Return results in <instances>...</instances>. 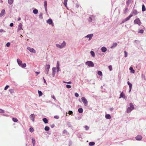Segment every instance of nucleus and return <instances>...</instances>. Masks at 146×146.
<instances>
[{"label": "nucleus", "mask_w": 146, "mask_h": 146, "mask_svg": "<svg viewBox=\"0 0 146 146\" xmlns=\"http://www.w3.org/2000/svg\"><path fill=\"white\" fill-rule=\"evenodd\" d=\"M117 44L116 43H114L113 44L112 46L111 47V48H113L115 47L116 46H117Z\"/></svg>", "instance_id": "32"}, {"label": "nucleus", "mask_w": 146, "mask_h": 146, "mask_svg": "<svg viewBox=\"0 0 146 146\" xmlns=\"http://www.w3.org/2000/svg\"><path fill=\"white\" fill-rule=\"evenodd\" d=\"M26 66V64L25 63H24L23 64H22L21 65V66L22 68H25Z\"/></svg>", "instance_id": "36"}, {"label": "nucleus", "mask_w": 146, "mask_h": 146, "mask_svg": "<svg viewBox=\"0 0 146 146\" xmlns=\"http://www.w3.org/2000/svg\"><path fill=\"white\" fill-rule=\"evenodd\" d=\"M135 138L137 140H140L142 139V137L140 135H138L135 137Z\"/></svg>", "instance_id": "10"}, {"label": "nucleus", "mask_w": 146, "mask_h": 146, "mask_svg": "<svg viewBox=\"0 0 146 146\" xmlns=\"http://www.w3.org/2000/svg\"><path fill=\"white\" fill-rule=\"evenodd\" d=\"M85 128H86V130H87L89 129L88 127L87 126H85Z\"/></svg>", "instance_id": "55"}, {"label": "nucleus", "mask_w": 146, "mask_h": 146, "mask_svg": "<svg viewBox=\"0 0 146 146\" xmlns=\"http://www.w3.org/2000/svg\"><path fill=\"white\" fill-rule=\"evenodd\" d=\"M124 52L125 53V57H126L127 56V52H126V51H124Z\"/></svg>", "instance_id": "45"}, {"label": "nucleus", "mask_w": 146, "mask_h": 146, "mask_svg": "<svg viewBox=\"0 0 146 146\" xmlns=\"http://www.w3.org/2000/svg\"><path fill=\"white\" fill-rule=\"evenodd\" d=\"M47 23L49 25H50L52 23V20L51 19H48L47 21Z\"/></svg>", "instance_id": "14"}, {"label": "nucleus", "mask_w": 146, "mask_h": 146, "mask_svg": "<svg viewBox=\"0 0 146 146\" xmlns=\"http://www.w3.org/2000/svg\"><path fill=\"white\" fill-rule=\"evenodd\" d=\"M57 69L58 70L59 69V63L58 61L57 62Z\"/></svg>", "instance_id": "39"}, {"label": "nucleus", "mask_w": 146, "mask_h": 146, "mask_svg": "<svg viewBox=\"0 0 146 146\" xmlns=\"http://www.w3.org/2000/svg\"><path fill=\"white\" fill-rule=\"evenodd\" d=\"M9 86L8 85H7L5 88H4V90H7L8 88L9 87Z\"/></svg>", "instance_id": "48"}, {"label": "nucleus", "mask_w": 146, "mask_h": 146, "mask_svg": "<svg viewBox=\"0 0 146 146\" xmlns=\"http://www.w3.org/2000/svg\"><path fill=\"white\" fill-rule=\"evenodd\" d=\"M9 91L11 93H13V89H10L9 90Z\"/></svg>", "instance_id": "51"}, {"label": "nucleus", "mask_w": 146, "mask_h": 146, "mask_svg": "<svg viewBox=\"0 0 146 146\" xmlns=\"http://www.w3.org/2000/svg\"><path fill=\"white\" fill-rule=\"evenodd\" d=\"M98 74L99 76H101L102 75V73L101 71H99L98 72Z\"/></svg>", "instance_id": "35"}, {"label": "nucleus", "mask_w": 146, "mask_h": 146, "mask_svg": "<svg viewBox=\"0 0 146 146\" xmlns=\"http://www.w3.org/2000/svg\"><path fill=\"white\" fill-rule=\"evenodd\" d=\"M5 14V11L4 9L2 10L0 13V17H1Z\"/></svg>", "instance_id": "8"}, {"label": "nucleus", "mask_w": 146, "mask_h": 146, "mask_svg": "<svg viewBox=\"0 0 146 146\" xmlns=\"http://www.w3.org/2000/svg\"><path fill=\"white\" fill-rule=\"evenodd\" d=\"M67 132V131L66 130H64L63 131V133H64Z\"/></svg>", "instance_id": "58"}, {"label": "nucleus", "mask_w": 146, "mask_h": 146, "mask_svg": "<svg viewBox=\"0 0 146 146\" xmlns=\"http://www.w3.org/2000/svg\"><path fill=\"white\" fill-rule=\"evenodd\" d=\"M38 92L39 94V95L40 96H42V93L41 91L38 90Z\"/></svg>", "instance_id": "28"}, {"label": "nucleus", "mask_w": 146, "mask_h": 146, "mask_svg": "<svg viewBox=\"0 0 146 146\" xmlns=\"http://www.w3.org/2000/svg\"><path fill=\"white\" fill-rule=\"evenodd\" d=\"M75 96L76 97H78L79 96V94L77 93H75Z\"/></svg>", "instance_id": "50"}, {"label": "nucleus", "mask_w": 146, "mask_h": 146, "mask_svg": "<svg viewBox=\"0 0 146 146\" xmlns=\"http://www.w3.org/2000/svg\"><path fill=\"white\" fill-rule=\"evenodd\" d=\"M132 13L134 15H136L137 14L138 12L136 10H134L133 11Z\"/></svg>", "instance_id": "22"}, {"label": "nucleus", "mask_w": 146, "mask_h": 146, "mask_svg": "<svg viewBox=\"0 0 146 146\" xmlns=\"http://www.w3.org/2000/svg\"><path fill=\"white\" fill-rule=\"evenodd\" d=\"M6 46L7 47H9L10 46V43L9 42H7V44H6Z\"/></svg>", "instance_id": "47"}, {"label": "nucleus", "mask_w": 146, "mask_h": 146, "mask_svg": "<svg viewBox=\"0 0 146 146\" xmlns=\"http://www.w3.org/2000/svg\"><path fill=\"white\" fill-rule=\"evenodd\" d=\"M1 3L2 2H3V1H2L1 0Z\"/></svg>", "instance_id": "64"}, {"label": "nucleus", "mask_w": 146, "mask_h": 146, "mask_svg": "<svg viewBox=\"0 0 146 146\" xmlns=\"http://www.w3.org/2000/svg\"><path fill=\"white\" fill-rule=\"evenodd\" d=\"M35 115L34 114H31L30 116V118L33 121H34L35 120Z\"/></svg>", "instance_id": "7"}, {"label": "nucleus", "mask_w": 146, "mask_h": 146, "mask_svg": "<svg viewBox=\"0 0 146 146\" xmlns=\"http://www.w3.org/2000/svg\"><path fill=\"white\" fill-rule=\"evenodd\" d=\"M86 64L89 67H93L94 64L91 61H88L86 62Z\"/></svg>", "instance_id": "2"}, {"label": "nucleus", "mask_w": 146, "mask_h": 146, "mask_svg": "<svg viewBox=\"0 0 146 146\" xmlns=\"http://www.w3.org/2000/svg\"><path fill=\"white\" fill-rule=\"evenodd\" d=\"M109 69L110 71H111L112 70V66L111 65H110L108 66Z\"/></svg>", "instance_id": "41"}, {"label": "nucleus", "mask_w": 146, "mask_h": 146, "mask_svg": "<svg viewBox=\"0 0 146 146\" xmlns=\"http://www.w3.org/2000/svg\"><path fill=\"white\" fill-rule=\"evenodd\" d=\"M32 143L33 146H35V140L34 138H32Z\"/></svg>", "instance_id": "19"}, {"label": "nucleus", "mask_w": 146, "mask_h": 146, "mask_svg": "<svg viewBox=\"0 0 146 146\" xmlns=\"http://www.w3.org/2000/svg\"><path fill=\"white\" fill-rule=\"evenodd\" d=\"M8 1L9 4L10 5L12 4L13 2V0H8Z\"/></svg>", "instance_id": "30"}, {"label": "nucleus", "mask_w": 146, "mask_h": 146, "mask_svg": "<svg viewBox=\"0 0 146 146\" xmlns=\"http://www.w3.org/2000/svg\"><path fill=\"white\" fill-rule=\"evenodd\" d=\"M127 84L129 86V92H130L131 91V90L132 84L129 81H128Z\"/></svg>", "instance_id": "11"}, {"label": "nucleus", "mask_w": 146, "mask_h": 146, "mask_svg": "<svg viewBox=\"0 0 146 146\" xmlns=\"http://www.w3.org/2000/svg\"><path fill=\"white\" fill-rule=\"evenodd\" d=\"M22 24L21 23H20L18 26V27L17 29L18 31H19L21 29H23L22 28Z\"/></svg>", "instance_id": "9"}, {"label": "nucleus", "mask_w": 146, "mask_h": 146, "mask_svg": "<svg viewBox=\"0 0 146 146\" xmlns=\"http://www.w3.org/2000/svg\"><path fill=\"white\" fill-rule=\"evenodd\" d=\"M48 71L49 70H46V72H45V73L46 74H48Z\"/></svg>", "instance_id": "57"}, {"label": "nucleus", "mask_w": 146, "mask_h": 146, "mask_svg": "<svg viewBox=\"0 0 146 146\" xmlns=\"http://www.w3.org/2000/svg\"><path fill=\"white\" fill-rule=\"evenodd\" d=\"M68 1V0H64V4L65 5V6L66 7H67V2Z\"/></svg>", "instance_id": "25"}, {"label": "nucleus", "mask_w": 146, "mask_h": 146, "mask_svg": "<svg viewBox=\"0 0 146 146\" xmlns=\"http://www.w3.org/2000/svg\"><path fill=\"white\" fill-rule=\"evenodd\" d=\"M42 120L45 123H47L48 122V120L46 118H44Z\"/></svg>", "instance_id": "20"}, {"label": "nucleus", "mask_w": 146, "mask_h": 146, "mask_svg": "<svg viewBox=\"0 0 146 146\" xmlns=\"http://www.w3.org/2000/svg\"><path fill=\"white\" fill-rule=\"evenodd\" d=\"M27 49L29 50L31 52L33 53H35L36 52L35 50L33 48L28 47H27Z\"/></svg>", "instance_id": "5"}, {"label": "nucleus", "mask_w": 146, "mask_h": 146, "mask_svg": "<svg viewBox=\"0 0 146 146\" xmlns=\"http://www.w3.org/2000/svg\"><path fill=\"white\" fill-rule=\"evenodd\" d=\"M2 31H3V30H0V32H2Z\"/></svg>", "instance_id": "62"}, {"label": "nucleus", "mask_w": 146, "mask_h": 146, "mask_svg": "<svg viewBox=\"0 0 146 146\" xmlns=\"http://www.w3.org/2000/svg\"><path fill=\"white\" fill-rule=\"evenodd\" d=\"M92 21V19L91 17H89V22H91Z\"/></svg>", "instance_id": "53"}, {"label": "nucleus", "mask_w": 146, "mask_h": 146, "mask_svg": "<svg viewBox=\"0 0 146 146\" xmlns=\"http://www.w3.org/2000/svg\"><path fill=\"white\" fill-rule=\"evenodd\" d=\"M33 12L35 14H37L38 12V11L37 9H35L33 10Z\"/></svg>", "instance_id": "29"}, {"label": "nucleus", "mask_w": 146, "mask_h": 146, "mask_svg": "<svg viewBox=\"0 0 146 146\" xmlns=\"http://www.w3.org/2000/svg\"><path fill=\"white\" fill-rule=\"evenodd\" d=\"M44 6L45 9H47V1H45L44 2Z\"/></svg>", "instance_id": "27"}, {"label": "nucleus", "mask_w": 146, "mask_h": 146, "mask_svg": "<svg viewBox=\"0 0 146 146\" xmlns=\"http://www.w3.org/2000/svg\"><path fill=\"white\" fill-rule=\"evenodd\" d=\"M53 98L54 99H55V98L54 96Z\"/></svg>", "instance_id": "63"}, {"label": "nucleus", "mask_w": 146, "mask_h": 146, "mask_svg": "<svg viewBox=\"0 0 146 146\" xmlns=\"http://www.w3.org/2000/svg\"><path fill=\"white\" fill-rule=\"evenodd\" d=\"M144 32V31L142 29H141L138 32L139 33H143Z\"/></svg>", "instance_id": "42"}, {"label": "nucleus", "mask_w": 146, "mask_h": 146, "mask_svg": "<svg viewBox=\"0 0 146 146\" xmlns=\"http://www.w3.org/2000/svg\"><path fill=\"white\" fill-rule=\"evenodd\" d=\"M50 128L48 126H46L44 128V129L46 131H48L49 130Z\"/></svg>", "instance_id": "34"}, {"label": "nucleus", "mask_w": 146, "mask_h": 146, "mask_svg": "<svg viewBox=\"0 0 146 146\" xmlns=\"http://www.w3.org/2000/svg\"><path fill=\"white\" fill-rule=\"evenodd\" d=\"M66 45V42L64 41L63 43L60 45V48H62L64 47Z\"/></svg>", "instance_id": "15"}, {"label": "nucleus", "mask_w": 146, "mask_h": 146, "mask_svg": "<svg viewBox=\"0 0 146 146\" xmlns=\"http://www.w3.org/2000/svg\"><path fill=\"white\" fill-rule=\"evenodd\" d=\"M93 34H90V35H87L86 37H88L89 38V40H91V39L92 38V37L93 36Z\"/></svg>", "instance_id": "12"}, {"label": "nucleus", "mask_w": 146, "mask_h": 146, "mask_svg": "<svg viewBox=\"0 0 146 146\" xmlns=\"http://www.w3.org/2000/svg\"><path fill=\"white\" fill-rule=\"evenodd\" d=\"M105 117L107 119H110L111 117L110 115L107 114L106 115Z\"/></svg>", "instance_id": "18"}, {"label": "nucleus", "mask_w": 146, "mask_h": 146, "mask_svg": "<svg viewBox=\"0 0 146 146\" xmlns=\"http://www.w3.org/2000/svg\"><path fill=\"white\" fill-rule=\"evenodd\" d=\"M81 100L84 106H86L88 105V102L86 98L84 97H83L81 98Z\"/></svg>", "instance_id": "3"}, {"label": "nucleus", "mask_w": 146, "mask_h": 146, "mask_svg": "<svg viewBox=\"0 0 146 146\" xmlns=\"http://www.w3.org/2000/svg\"><path fill=\"white\" fill-rule=\"evenodd\" d=\"M129 106L130 107H128L127 110L126 111L127 113H129L130 112L134 109V106L132 103H131L130 104Z\"/></svg>", "instance_id": "1"}, {"label": "nucleus", "mask_w": 146, "mask_h": 146, "mask_svg": "<svg viewBox=\"0 0 146 146\" xmlns=\"http://www.w3.org/2000/svg\"><path fill=\"white\" fill-rule=\"evenodd\" d=\"M129 70H130L131 72L133 73H134V70L133 69V68L132 67H130L129 68Z\"/></svg>", "instance_id": "24"}, {"label": "nucleus", "mask_w": 146, "mask_h": 146, "mask_svg": "<svg viewBox=\"0 0 146 146\" xmlns=\"http://www.w3.org/2000/svg\"><path fill=\"white\" fill-rule=\"evenodd\" d=\"M73 113V112L72 111H69L68 112V114L69 115H72V114Z\"/></svg>", "instance_id": "44"}, {"label": "nucleus", "mask_w": 146, "mask_h": 146, "mask_svg": "<svg viewBox=\"0 0 146 146\" xmlns=\"http://www.w3.org/2000/svg\"><path fill=\"white\" fill-rule=\"evenodd\" d=\"M89 144L90 146H92L95 144V143L94 142H90L89 143Z\"/></svg>", "instance_id": "38"}, {"label": "nucleus", "mask_w": 146, "mask_h": 146, "mask_svg": "<svg viewBox=\"0 0 146 146\" xmlns=\"http://www.w3.org/2000/svg\"><path fill=\"white\" fill-rule=\"evenodd\" d=\"M83 111V110L82 108H79L78 109V111L79 113H82Z\"/></svg>", "instance_id": "26"}, {"label": "nucleus", "mask_w": 146, "mask_h": 146, "mask_svg": "<svg viewBox=\"0 0 146 146\" xmlns=\"http://www.w3.org/2000/svg\"><path fill=\"white\" fill-rule=\"evenodd\" d=\"M133 15H130L129 16L123 20V21L122 22V23H123L124 22L129 20L130 18Z\"/></svg>", "instance_id": "6"}, {"label": "nucleus", "mask_w": 146, "mask_h": 146, "mask_svg": "<svg viewBox=\"0 0 146 146\" xmlns=\"http://www.w3.org/2000/svg\"><path fill=\"white\" fill-rule=\"evenodd\" d=\"M4 112H4V110H3L2 109H0V113H4Z\"/></svg>", "instance_id": "49"}, {"label": "nucleus", "mask_w": 146, "mask_h": 146, "mask_svg": "<svg viewBox=\"0 0 146 146\" xmlns=\"http://www.w3.org/2000/svg\"><path fill=\"white\" fill-rule=\"evenodd\" d=\"M146 11V8L144 4H143L142 5V11Z\"/></svg>", "instance_id": "21"}, {"label": "nucleus", "mask_w": 146, "mask_h": 146, "mask_svg": "<svg viewBox=\"0 0 146 146\" xmlns=\"http://www.w3.org/2000/svg\"><path fill=\"white\" fill-rule=\"evenodd\" d=\"M54 118L55 119H58L59 118V117L58 116L56 115L54 117Z\"/></svg>", "instance_id": "52"}, {"label": "nucleus", "mask_w": 146, "mask_h": 146, "mask_svg": "<svg viewBox=\"0 0 146 146\" xmlns=\"http://www.w3.org/2000/svg\"><path fill=\"white\" fill-rule=\"evenodd\" d=\"M63 82L64 83H66L68 84H71L72 83V82L71 81H69V82H66L64 81H63Z\"/></svg>", "instance_id": "43"}, {"label": "nucleus", "mask_w": 146, "mask_h": 146, "mask_svg": "<svg viewBox=\"0 0 146 146\" xmlns=\"http://www.w3.org/2000/svg\"><path fill=\"white\" fill-rule=\"evenodd\" d=\"M17 62L18 64L20 66H21V65L22 64V61L19 59H17Z\"/></svg>", "instance_id": "13"}, {"label": "nucleus", "mask_w": 146, "mask_h": 146, "mask_svg": "<svg viewBox=\"0 0 146 146\" xmlns=\"http://www.w3.org/2000/svg\"><path fill=\"white\" fill-rule=\"evenodd\" d=\"M101 50L103 52H105L107 50V48L105 47H103L101 48Z\"/></svg>", "instance_id": "17"}, {"label": "nucleus", "mask_w": 146, "mask_h": 146, "mask_svg": "<svg viewBox=\"0 0 146 146\" xmlns=\"http://www.w3.org/2000/svg\"><path fill=\"white\" fill-rule=\"evenodd\" d=\"M29 130L31 132H33L34 131V129L32 127H31L29 129Z\"/></svg>", "instance_id": "40"}, {"label": "nucleus", "mask_w": 146, "mask_h": 146, "mask_svg": "<svg viewBox=\"0 0 146 146\" xmlns=\"http://www.w3.org/2000/svg\"><path fill=\"white\" fill-rule=\"evenodd\" d=\"M90 53L93 57H94L95 53L94 51H91L90 52Z\"/></svg>", "instance_id": "33"}, {"label": "nucleus", "mask_w": 146, "mask_h": 146, "mask_svg": "<svg viewBox=\"0 0 146 146\" xmlns=\"http://www.w3.org/2000/svg\"><path fill=\"white\" fill-rule=\"evenodd\" d=\"M12 120H13V121L15 122H17L18 121L17 119V118H12Z\"/></svg>", "instance_id": "37"}, {"label": "nucleus", "mask_w": 146, "mask_h": 146, "mask_svg": "<svg viewBox=\"0 0 146 146\" xmlns=\"http://www.w3.org/2000/svg\"><path fill=\"white\" fill-rule=\"evenodd\" d=\"M13 23H11L10 24V26L11 27H13Z\"/></svg>", "instance_id": "56"}, {"label": "nucleus", "mask_w": 146, "mask_h": 146, "mask_svg": "<svg viewBox=\"0 0 146 146\" xmlns=\"http://www.w3.org/2000/svg\"><path fill=\"white\" fill-rule=\"evenodd\" d=\"M134 23L135 24H137L139 25H140L141 24V23L140 21V20L139 18L135 19L134 21Z\"/></svg>", "instance_id": "4"}, {"label": "nucleus", "mask_w": 146, "mask_h": 146, "mask_svg": "<svg viewBox=\"0 0 146 146\" xmlns=\"http://www.w3.org/2000/svg\"><path fill=\"white\" fill-rule=\"evenodd\" d=\"M56 46L57 47L60 48V47H61L60 45L58 44H56Z\"/></svg>", "instance_id": "54"}, {"label": "nucleus", "mask_w": 146, "mask_h": 146, "mask_svg": "<svg viewBox=\"0 0 146 146\" xmlns=\"http://www.w3.org/2000/svg\"><path fill=\"white\" fill-rule=\"evenodd\" d=\"M50 68V65L49 64H46L45 67V70H49Z\"/></svg>", "instance_id": "16"}, {"label": "nucleus", "mask_w": 146, "mask_h": 146, "mask_svg": "<svg viewBox=\"0 0 146 146\" xmlns=\"http://www.w3.org/2000/svg\"><path fill=\"white\" fill-rule=\"evenodd\" d=\"M35 73L36 74H37V75H38V74H39L40 73V72H35Z\"/></svg>", "instance_id": "60"}, {"label": "nucleus", "mask_w": 146, "mask_h": 146, "mask_svg": "<svg viewBox=\"0 0 146 146\" xmlns=\"http://www.w3.org/2000/svg\"><path fill=\"white\" fill-rule=\"evenodd\" d=\"M131 1L132 0H128L127 2V4L128 6L131 3Z\"/></svg>", "instance_id": "31"}, {"label": "nucleus", "mask_w": 146, "mask_h": 146, "mask_svg": "<svg viewBox=\"0 0 146 146\" xmlns=\"http://www.w3.org/2000/svg\"><path fill=\"white\" fill-rule=\"evenodd\" d=\"M66 87L68 88H71V86L70 85H66Z\"/></svg>", "instance_id": "46"}, {"label": "nucleus", "mask_w": 146, "mask_h": 146, "mask_svg": "<svg viewBox=\"0 0 146 146\" xmlns=\"http://www.w3.org/2000/svg\"><path fill=\"white\" fill-rule=\"evenodd\" d=\"M43 79L44 80V82L45 83H46V80H45L44 79V78H43Z\"/></svg>", "instance_id": "59"}, {"label": "nucleus", "mask_w": 146, "mask_h": 146, "mask_svg": "<svg viewBox=\"0 0 146 146\" xmlns=\"http://www.w3.org/2000/svg\"><path fill=\"white\" fill-rule=\"evenodd\" d=\"M21 19L20 17H19L18 19V21H19L21 20Z\"/></svg>", "instance_id": "61"}, {"label": "nucleus", "mask_w": 146, "mask_h": 146, "mask_svg": "<svg viewBox=\"0 0 146 146\" xmlns=\"http://www.w3.org/2000/svg\"><path fill=\"white\" fill-rule=\"evenodd\" d=\"M125 96L124 94L122 92L120 95L119 98H124Z\"/></svg>", "instance_id": "23"}]
</instances>
